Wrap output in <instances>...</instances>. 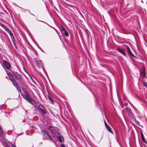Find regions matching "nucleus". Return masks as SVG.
<instances>
[{
	"label": "nucleus",
	"mask_w": 147,
	"mask_h": 147,
	"mask_svg": "<svg viewBox=\"0 0 147 147\" xmlns=\"http://www.w3.org/2000/svg\"><path fill=\"white\" fill-rule=\"evenodd\" d=\"M62 30L64 32V34L66 36L68 37L69 36L68 33L66 29L62 26H61Z\"/></svg>",
	"instance_id": "nucleus-9"
},
{
	"label": "nucleus",
	"mask_w": 147,
	"mask_h": 147,
	"mask_svg": "<svg viewBox=\"0 0 147 147\" xmlns=\"http://www.w3.org/2000/svg\"><path fill=\"white\" fill-rule=\"evenodd\" d=\"M4 29L7 32H8L9 30L8 28H7L6 27H5V28Z\"/></svg>",
	"instance_id": "nucleus-22"
},
{
	"label": "nucleus",
	"mask_w": 147,
	"mask_h": 147,
	"mask_svg": "<svg viewBox=\"0 0 147 147\" xmlns=\"http://www.w3.org/2000/svg\"><path fill=\"white\" fill-rule=\"evenodd\" d=\"M14 85L18 89V88H19V86L17 84L16 82L15 81V82H14L13 83Z\"/></svg>",
	"instance_id": "nucleus-17"
},
{
	"label": "nucleus",
	"mask_w": 147,
	"mask_h": 147,
	"mask_svg": "<svg viewBox=\"0 0 147 147\" xmlns=\"http://www.w3.org/2000/svg\"><path fill=\"white\" fill-rule=\"evenodd\" d=\"M41 132L42 133L44 137H45V138L44 139V140L48 139L47 134H48V133L47 131L43 130H42Z\"/></svg>",
	"instance_id": "nucleus-10"
},
{
	"label": "nucleus",
	"mask_w": 147,
	"mask_h": 147,
	"mask_svg": "<svg viewBox=\"0 0 147 147\" xmlns=\"http://www.w3.org/2000/svg\"><path fill=\"white\" fill-rule=\"evenodd\" d=\"M146 76V75L145 74H144V76Z\"/></svg>",
	"instance_id": "nucleus-31"
},
{
	"label": "nucleus",
	"mask_w": 147,
	"mask_h": 147,
	"mask_svg": "<svg viewBox=\"0 0 147 147\" xmlns=\"http://www.w3.org/2000/svg\"><path fill=\"white\" fill-rule=\"evenodd\" d=\"M40 21L41 22H44L42 21Z\"/></svg>",
	"instance_id": "nucleus-30"
},
{
	"label": "nucleus",
	"mask_w": 147,
	"mask_h": 147,
	"mask_svg": "<svg viewBox=\"0 0 147 147\" xmlns=\"http://www.w3.org/2000/svg\"><path fill=\"white\" fill-rule=\"evenodd\" d=\"M11 81L13 83V82H15V80L14 79H10Z\"/></svg>",
	"instance_id": "nucleus-26"
},
{
	"label": "nucleus",
	"mask_w": 147,
	"mask_h": 147,
	"mask_svg": "<svg viewBox=\"0 0 147 147\" xmlns=\"http://www.w3.org/2000/svg\"><path fill=\"white\" fill-rule=\"evenodd\" d=\"M55 135L58 137V136H60L61 135L60 133L58 132L57 130L55 132V134H54V135ZM55 136V135H54Z\"/></svg>",
	"instance_id": "nucleus-16"
},
{
	"label": "nucleus",
	"mask_w": 147,
	"mask_h": 147,
	"mask_svg": "<svg viewBox=\"0 0 147 147\" xmlns=\"http://www.w3.org/2000/svg\"><path fill=\"white\" fill-rule=\"evenodd\" d=\"M3 64L4 66L8 69L10 70V65L9 63L6 61H3Z\"/></svg>",
	"instance_id": "nucleus-5"
},
{
	"label": "nucleus",
	"mask_w": 147,
	"mask_h": 147,
	"mask_svg": "<svg viewBox=\"0 0 147 147\" xmlns=\"http://www.w3.org/2000/svg\"><path fill=\"white\" fill-rule=\"evenodd\" d=\"M7 147H10L9 146H8Z\"/></svg>",
	"instance_id": "nucleus-32"
},
{
	"label": "nucleus",
	"mask_w": 147,
	"mask_h": 147,
	"mask_svg": "<svg viewBox=\"0 0 147 147\" xmlns=\"http://www.w3.org/2000/svg\"><path fill=\"white\" fill-rule=\"evenodd\" d=\"M4 29L7 32H8L9 30L8 28H7L6 27H5V28Z\"/></svg>",
	"instance_id": "nucleus-23"
},
{
	"label": "nucleus",
	"mask_w": 147,
	"mask_h": 147,
	"mask_svg": "<svg viewBox=\"0 0 147 147\" xmlns=\"http://www.w3.org/2000/svg\"><path fill=\"white\" fill-rule=\"evenodd\" d=\"M57 138L59 142H62L64 141V138L61 136H58Z\"/></svg>",
	"instance_id": "nucleus-11"
},
{
	"label": "nucleus",
	"mask_w": 147,
	"mask_h": 147,
	"mask_svg": "<svg viewBox=\"0 0 147 147\" xmlns=\"http://www.w3.org/2000/svg\"><path fill=\"white\" fill-rule=\"evenodd\" d=\"M126 47H127V49L128 50L127 53H128V54H130L132 56L134 57V56L133 55L132 53L131 52L129 48L127 46Z\"/></svg>",
	"instance_id": "nucleus-12"
},
{
	"label": "nucleus",
	"mask_w": 147,
	"mask_h": 147,
	"mask_svg": "<svg viewBox=\"0 0 147 147\" xmlns=\"http://www.w3.org/2000/svg\"><path fill=\"white\" fill-rule=\"evenodd\" d=\"M47 136L48 139H49L51 140V142H54V140H53L52 137L49 134H47Z\"/></svg>",
	"instance_id": "nucleus-14"
},
{
	"label": "nucleus",
	"mask_w": 147,
	"mask_h": 147,
	"mask_svg": "<svg viewBox=\"0 0 147 147\" xmlns=\"http://www.w3.org/2000/svg\"><path fill=\"white\" fill-rule=\"evenodd\" d=\"M117 50L124 56H125L126 55L123 49L120 48H118Z\"/></svg>",
	"instance_id": "nucleus-8"
},
{
	"label": "nucleus",
	"mask_w": 147,
	"mask_h": 147,
	"mask_svg": "<svg viewBox=\"0 0 147 147\" xmlns=\"http://www.w3.org/2000/svg\"><path fill=\"white\" fill-rule=\"evenodd\" d=\"M106 129L108 130V131L111 133H113V132L112 130V129L111 127L109 126L108 125L107 127H105Z\"/></svg>",
	"instance_id": "nucleus-13"
},
{
	"label": "nucleus",
	"mask_w": 147,
	"mask_h": 147,
	"mask_svg": "<svg viewBox=\"0 0 147 147\" xmlns=\"http://www.w3.org/2000/svg\"><path fill=\"white\" fill-rule=\"evenodd\" d=\"M34 61L36 64V66L39 68L43 69L41 61L38 59L35 58L34 59Z\"/></svg>",
	"instance_id": "nucleus-2"
},
{
	"label": "nucleus",
	"mask_w": 147,
	"mask_h": 147,
	"mask_svg": "<svg viewBox=\"0 0 147 147\" xmlns=\"http://www.w3.org/2000/svg\"><path fill=\"white\" fill-rule=\"evenodd\" d=\"M38 107L44 114H46V111L44 107L42 105H39L38 106Z\"/></svg>",
	"instance_id": "nucleus-6"
},
{
	"label": "nucleus",
	"mask_w": 147,
	"mask_h": 147,
	"mask_svg": "<svg viewBox=\"0 0 147 147\" xmlns=\"http://www.w3.org/2000/svg\"><path fill=\"white\" fill-rule=\"evenodd\" d=\"M141 136L142 138H144L142 133V132H141Z\"/></svg>",
	"instance_id": "nucleus-25"
},
{
	"label": "nucleus",
	"mask_w": 147,
	"mask_h": 147,
	"mask_svg": "<svg viewBox=\"0 0 147 147\" xmlns=\"http://www.w3.org/2000/svg\"><path fill=\"white\" fill-rule=\"evenodd\" d=\"M143 84L144 86H145L147 88V84L145 82H143Z\"/></svg>",
	"instance_id": "nucleus-21"
},
{
	"label": "nucleus",
	"mask_w": 147,
	"mask_h": 147,
	"mask_svg": "<svg viewBox=\"0 0 147 147\" xmlns=\"http://www.w3.org/2000/svg\"><path fill=\"white\" fill-rule=\"evenodd\" d=\"M33 105L34 106V107H36L37 106V105L36 104L35 102L34 105Z\"/></svg>",
	"instance_id": "nucleus-28"
},
{
	"label": "nucleus",
	"mask_w": 147,
	"mask_h": 147,
	"mask_svg": "<svg viewBox=\"0 0 147 147\" xmlns=\"http://www.w3.org/2000/svg\"><path fill=\"white\" fill-rule=\"evenodd\" d=\"M142 141L144 142L146 144H147V142L146 140L144 138H142Z\"/></svg>",
	"instance_id": "nucleus-19"
},
{
	"label": "nucleus",
	"mask_w": 147,
	"mask_h": 147,
	"mask_svg": "<svg viewBox=\"0 0 147 147\" xmlns=\"http://www.w3.org/2000/svg\"><path fill=\"white\" fill-rule=\"evenodd\" d=\"M48 129L51 132V134L53 135V137H54V134H55V132L57 130V128L55 127H53L50 125Z\"/></svg>",
	"instance_id": "nucleus-3"
},
{
	"label": "nucleus",
	"mask_w": 147,
	"mask_h": 147,
	"mask_svg": "<svg viewBox=\"0 0 147 147\" xmlns=\"http://www.w3.org/2000/svg\"><path fill=\"white\" fill-rule=\"evenodd\" d=\"M14 75L15 76L17 80H21L22 79L21 75L16 72L14 73Z\"/></svg>",
	"instance_id": "nucleus-7"
},
{
	"label": "nucleus",
	"mask_w": 147,
	"mask_h": 147,
	"mask_svg": "<svg viewBox=\"0 0 147 147\" xmlns=\"http://www.w3.org/2000/svg\"><path fill=\"white\" fill-rule=\"evenodd\" d=\"M23 97L27 101L32 105H34L35 102L30 95L29 93L26 91H24V94H22Z\"/></svg>",
	"instance_id": "nucleus-1"
},
{
	"label": "nucleus",
	"mask_w": 147,
	"mask_h": 147,
	"mask_svg": "<svg viewBox=\"0 0 147 147\" xmlns=\"http://www.w3.org/2000/svg\"><path fill=\"white\" fill-rule=\"evenodd\" d=\"M104 123H105V127H106L108 125V124H107V123H106V121H104Z\"/></svg>",
	"instance_id": "nucleus-24"
},
{
	"label": "nucleus",
	"mask_w": 147,
	"mask_h": 147,
	"mask_svg": "<svg viewBox=\"0 0 147 147\" xmlns=\"http://www.w3.org/2000/svg\"><path fill=\"white\" fill-rule=\"evenodd\" d=\"M126 109L127 111V112L128 115L129 117L132 119H134V120H136V119L134 118L133 114L132 113L131 109H128L127 108H126Z\"/></svg>",
	"instance_id": "nucleus-4"
},
{
	"label": "nucleus",
	"mask_w": 147,
	"mask_h": 147,
	"mask_svg": "<svg viewBox=\"0 0 147 147\" xmlns=\"http://www.w3.org/2000/svg\"><path fill=\"white\" fill-rule=\"evenodd\" d=\"M11 145L13 147H16V146H14L13 144H11Z\"/></svg>",
	"instance_id": "nucleus-29"
},
{
	"label": "nucleus",
	"mask_w": 147,
	"mask_h": 147,
	"mask_svg": "<svg viewBox=\"0 0 147 147\" xmlns=\"http://www.w3.org/2000/svg\"><path fill=\"white\" fill-rule=\"evenodd\" d=\"M48 98L49 99V100L50 101H51L52 103L53 104V100L52 99V98L50 96H48Z\"/></svg>",
	"instance_id": "nucleus-18"
},
{
	"label": "nucleus",
	"mask_w": 147,
	"mask_h": 147,
	"mask_svg": "<svg viewBox=\"0 0 147 147\" xmlns=\"http://www.w3.org/2000/svg\"><path fill=\"white\" fill-rule=\"evenodd\" d=\"M7 32H8L9 33L11 38H12V37H13V34L11 30H9Z\"/></svg>",
	"instance_id": "nucleus-15"
},
{
	"label": "nucleus",
	"mask_w": 147,
	"mask_h": 147,
	"mask_svg": "<svg viewBox=\"0 0 147 147\" xmlns=\"http://www.w3.org/2000/svg\"><path fill=\"white\" fill-rule=\"evenodd\" d=\"M61 147H65V145L63 144H62L61 145Z\"/></svg>",
	"instance_id": "nucleus-27"
},
{
	"label": "nucleus",
	"mask_w": 147,
	"mask_h": 147,
	"mask_svg": "<svg viewBox=\"0 0 147 147\" xmlns=\"http://www.w3.org/2000/svg\"><path fill=\"white\" fill-rule=\"evenodd\" d=\"M0 25L4 29L6 27L4 24H0Z\"/></svg>",
	"instance_id": "nucleus-20"
}]
</instances>
